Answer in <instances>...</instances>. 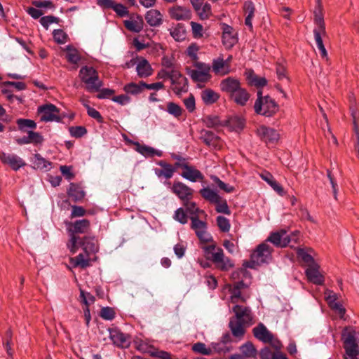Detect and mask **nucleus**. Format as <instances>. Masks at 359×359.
I'll return each instance as SVG.
<instances>
[{
    "mask_svg": "<svg viewBox=\"0 0 359 359\" xmlns=\"http://www.w3.org/2000/svg\"><path fill=\"white\" fill-rule=\"evenodd\" d=\"M232 311L235 316L231 318L229 326L233 336L240 340L245 333V327L252 320L251 310L248 307L236 304Z\"/></svg>",
    "mask_w": 359,
    "mask_h": 359,
    "instance_id": "1",
    "label": "nucleus"
},
{
    "mask_svg": "<svg viewBox=\"0 0 359 359\" xmlns=\"http://www.w3.org/2000/svg\"><path fill=\"white\" fill-rule=\"evenodd\" d=\"M323 8L320 0H317V6L313 11L315 28L313 29V34L315 41L318 50H320V55L323 58L327 59V53L323 45V37L325 36L327 33L325 30V24L323 15Z\"/></svg>",
    "mask_w": 359,
    "mask_h": 359,
    "instance_id": "2",
    "label": "nucleus"
},
{
    "mask_svg": "<svg viewBox=\"0 0 359 359\" xmlns=\"http://www.w3.org/2000/svg\"><path fill=\"white\" fill-rule=\"evenodd\" d=\"M80 247L87 255L95 254L98 251L97 241L94 236L80 238L74 234L70 235L67 248L71 252L72 254L76 253Z\"/></svg>",
    "mask_w": 359,
    "mask_h": 359,
    "instance_id": "3",
    "label": "nucleus"
},
{
    "mask_svg": "<svg viewBox=\"0 0 359 359\" xmlns=\"http://www.w3.org/2000/svg\"><path fill=\"white\" fill-rule=\"evenodd\" d=\"M79 77L85 84V88L90 93L97 92L103 86L97 72L92 67L85 66L79 71Z\"/></svg>",
    "mask_w": 359,
    "mask_h": 359,
    "instance_id": "4",
    "label": "nucleus"
},
{
    "mask_svg": "<svg viewBox=\"0 0 359 359\" xmlns=\"http://www.w3.org/2000/svg\"><path fill=\"white\" fill-rule=\"evenodd\" d=\"M254 109L257 114L270 117L278 111L279 107L271 97L262 96V90H259Z\"/></svg>",
    "mask_w": 359,
    "mask_h": 359,
    "instance_id": "5",
    "label": "nucleus"
},
{
    "mask_svg": "<svg viewBox=\"0 0 359 359\" xmlns=\"http://www.w3.org/2000/svg\"><path fill=\"white\" fill-rule=\"evenodd\" d=\"M341 337L346 354L352 359L355 358L359 354L358 334L353 328L346 327L342 332Z\"/></svg>",
    "mask_w": 359,
    "mask_h": 359,
    "instance_id": "6",
    "label": "nucleus"
},
{
    "mask_svg": "<svg viewBox=\"0 0 359 359\" xmlns=\"http://www.w3.org/2000/svg\"><path fill=\"white\" fill-rule=\"evenodd\" d=\"M205 250L207 253L211 254L212 261L219 269L228 271L233 266L231 260L224 255L222 248H217L212 244L205 247Z\"/></svg>",
    "mask_w": 359,
    "mask_h": 359,
    "instance_id": "7",
    "label": "nucleus"
},
{
    "mask_svg": "<svg viewBox=\"0 0 359 359\" xmlns=\"http://www.w3.org/2000/svg\"><path fill=\"white\" fill-rule=\"evenodd\" d=\"M195 69L187 67V74L195 82L205 83L210 80L211 67L208 64L202 62H196L194 64Z\"/></svg>",
    "mask_w": 359,
    "mask_h": 359,
    "instance_id": "8",
    "label": "nucleus"
},
{
    "mask_svg": "<svg viewBox=\"0 0 359 359\" xmlns=\"http://www.w3.org/2000/svg\"><path fill=\"white\" fill-rule=\"evenodd\" d=\"M272 250L273 249L266 242L259 245L256 250L251 254L250 259L252 265L250 266L254 267L255 265H260L267 262L271 259Z\"/></svg>",
    "mask_w": 359,
    "mask_h": 359,
    "instance_id": "9",
    "label": "nucleus"
},
{
    "mask_svg": "<svg viewBox=\"0 0 359 359\" xmlns=\"http://www.w3.org/2000/svg\"><path fill=\"white\" fill-rule=\"evenodd\" d=\"M191 228L193 229L198 239L205 243L212 241V237L208 232L207 223L199 219L198 215L191 216Z\"/></svg>",
    "mask_w": 359,
    "mask_h": 359,
    "instance_id": "10",
    "label": "nucleus"
},
{
    "mask_svg": "<svg viewBox=\"0 0 359 359\" xmlns=\"http://www.w3.org/2000/svg\"><path fill=\"white\" fill-rule=\"evenodd\" d=\"M38 113L41 121L48 122L60 121L59 110L54 104H48L40 106L38 108Z\"/></svg>",
    "mask_w": 359,
    "mask_h": 359,
    "instance_id": "11",
    "label": "nucleus"
},
{
    "mask_svg": "<svg viewBox=\"0 0 359 359\" xmlns=\"http://www.w3.org/2000/svg\"><path fill=\"white\" fill-rule=\"evenodd\" d=\"M170 79L173 86L172 90L177 95L187 90V79L179 71L172 69L170 71Z\"/></svg>",
    "mask_w": 359,
    "mask_h": 359,
    "instance_id": "12",
    "label": "nucleus"
},
{
    "mask_svg": "<svg viewBox=\"0 0 359 359\" xmlns=\"http://www.w3.org/2000/svg\"><path fill=\"white\" fill-rule=\"evenodd\" d=\"M248 286L243 281H238L235 283L233 285H229V292L231 293V302L233 304H238V302H245L249 297L248 295L245 296L242 294V290Z\"/></svg>",
    "mask_w": 359,
    "mask_h": 359,
    "instance_id": "13",
    "label": "nucleus"
},
{
    "mask_svg": "<svg viewBox=\"0 0 359 359\" xmlns=\"http://www.w3.org/2000/svg\"><path fill=\"white\" fill-rule=\"evenodd\" d=\"M291 238L287 234L286 231L280 230L279 231L271 233L266 242L273 243L277 248H285L290 242Z\"/></svg>",
    "mask_w": 359,
    "mask_h": 359,
    "instance_id": "14",
    "label": "nucleus"
},
{
    "mask_svg": "<svg viewBox=\"0 0 359 359\" xmlns=\"http://www.w3.org/2000/svg\"><path fill=\"white\" fill-rule=\"evenodd\" d=\"M210 67L216 75L220 76H224L231 72V65H227L224 62L223 55L222 54L212 60Z\"/></svg>",
    "mask_w": 359,
    "mask_h": 359,
    "instance_id": "15",
    "label": "nucleus"
},
{
    "mask_svg": "<svg viewBox=\"0 0 359 359\" xmlns=\"http://www.w3.org/2000/svg\"><path fill=\"white\" fill-rule=\"evenodd\" d=\"M0 159L4 164H8L14 170H18L26 165L25 162L18 156L13 154L2 152Z\"/></svg>",
    "mask_w": 359,
    "mask_h": 359,
    "instance_id": "16",
    "label": "nucleus"
},
{
    "mask_svg": "<svg viewBox=\"0 0 359 359\" xmlns=\"http://www.w3.org/2000/svg\"><path fill=\"white\" fill-rule=\"evenodd\" d=\"M172 190L183 202L193 197V189L182 182H174Z\"/></svg>",
    "mask_w": 359,
    "mask_h": 359,
    "instance_id": "17",
    "label": "nucleus"
},
{
    "mask_svg": "<svg viewBox=\"0 0 359 359\" xmlns=\"http://www.w3.org/2000/svg\"><path fill=\"white\" fill-rule=\"evenodd\" d=\"M257 135L267 144H274L279 140V133L274 129L266 126L257 128Z\"/></svg>",
    "mask_w": 359,
    "mask_h": 359,
    "instance_id": "18",
    "label": "nucleus"
},
{
    "mask_svg": "<svg viewBox=\"0 0 359 359\" xmlns=\"http://www.w3.org/2000/svg\"><path fill=\"white\" fill-rule=\"evenodd\" d=\"M241 86V83L239 79L233 76H229L222 79L219 84L220 90L228 94L229 96L233 93H235V91Z\"/></svg>",
    "mask_w": 359,
    "mask_h": 359,
    "instance_id": "19",
    "label": "nucleus"
},
{
    "mask_svg": "<svg viewBox=\"0 0 359 359\" xmlns=\"http://www.w3.org/2000/svg\"><path fill=\"white\" fill-rule=\"evenodd\" d=\"M306 276L308 280L316 285H323L324 283V276L319 271L318 264L310 265L306 269Z\"/></svg>",
    "mask_w": 359,
    "mask_h": 359,
    "instance_id": "20",
    "label": "nucleus"
},
{
    "mask_svg": "<svg viewBox=\"0 0 359 359\" xmlns=\"http://www.w3.org/2000/svg\"><path fill=\"white\" fill-rule=\"evenodd\" d=\"M171 18L176 20H187L191 18V12L189 8L184 6H176L169 9Z\"/></svg>",
    "mask_w": 359,
    "mask_h": 359,
    "instance_id": "21",
    "label": "nucleus"
},
{
    "mask_svg": "<svg viewBox=\"0 0 359 359\" xmlns=\"http://www.w3.org/2000/svg\"><path fill=\"white\" fill-rule=\"evenodd\" d=\"M109 337L114 344L119 347H127L130 344V337L118 330H109Z\"/></svg>",
    "mask_w": 359,
    "mask_h": 359,
    "instance_id": "22",
    "label": "nucleus"
},
{
    "mask_svg": "<svg viewBox=\"0 0 359 359\" xmlns=\"http://www.w3.org/2000/svg\"><path fill=\"white\" fill-rule=\"evenodd\" d=\"M222 42L226 48H231L237 42V38L233 33V28L226 24L222 25Z\"/></svg>",
    "mask_w": 359,
    "mask_h": 359,
    "instance_id": "23",
    "label": "nucleus"
},
{
    "mask_svg": "<svg viewBox=\"0 0 359 359\" xmlns=\"http://www.w3.org/2000/svg\"><path fill=\"white\" fill-rule=\"evenodd\" d=\"M182 167L183 168L182 176L184 178L193 182L203 180L204 175L200 170L187 164L182 165Z\"/></svg>",
    "mask_w": 359,
    "mask_h": 359,
    "instance_id": "24",
    "label": "nucleus"
},
{
    "mask_svg": "<svg viewBox=\"0 0 359 359\" xmlns=\"http://www.w3.org/2000/svg\"><path fill=\"white\" fill-rule=\"evenodd\" d=\"M201 139L210 147L217 148L221 147L220 138L211 131L203 130L201 133Z\"/></svg>",
    "mask_w": 359,
    "mask_h": 359,
    "instance_id": "25",
    "label": "nucleus"
},
{
    "mask_svg": "<svg viewBox=\"0 0 359 359\" xmlns=\"http://www.w3.org/2000/svg\"><path fill=\"white\" fill-rule=\"evenodd\" d=\"M126 28L133 32H140L144 27V21L141 16L136 15L130 17V19L123 22Z\"/></svg>",
    "mask_w": 359,
    "mask_h": 359,
    "instance_id": "26",
    "label": "nucleus"
},
{
    "mask_svg": "<svg viewBox=\"0 0 359 359\" xmlns=\"http://www.w3.org/2000/svg\"><path fill=\"white\" fill-rule=\"evenodd\" d=\"M135 344L137 350L142 353H148L149 355L153 357H157V355H160V353L162 351L158 350L154 346L150 344L147 340H137L135 341Z\"/></svg>",
    "mask_w": 359,
    "mask_h": 359,
    "instance_id": "27",
    "label": "nucleus"
},
{
    "mask_svg": "<svg viewBox=\"0 0 359 359\" xmlns=\"http://www.w3.org/2000/svg\"><path fill=\"white\" fill-rule=\"evenodd\" d=\"M252 332L257 339L264 343L269 342L273 339V334L262 323H259L254 327Z\"/></svg>",
    "mask_w": 359,
    "mask_h": 359,
    "instance_id": "28",
    "label": "nucleus"
},
{
    "mask_svg": "<svg viewBox=\"0 0 359 359\" xmlns=\"http://www.w3.org/2000/svg\"><path fill=\"white\" fill-rule=\"evenodd\" d=\"M229 98L238 105L244 106L250 98L248 91L242 86L229 95Z\"/></svg>",
    "mask_w": 359,
    "mask_h": 359,
    "instance_id": "29",
    "label": "nucleus"
},
{
    "mask_svg": "<svg viewBox=\"0 0 359 359\" xmlns=\"http://www.w3.org/2000/svg\"><path fill=\"white\" fill-rule=\"evenodd\" d=\"M72 229H69L71 235L76 233H88L90 229V222L87 219H82L75 221L72 224Z\"/></svg>",
    "mask_w": 359,
    "mask_h": 359,
    "instance_id": "30",
    "label": "nucleus"
},
{
    "mask_svg": "<svg viewBox=\"0 0 359 359\" xmlns=\"http://www.w3.org/2000/svg\"><path fill=\"white\" fill-rule=\"evenodd\" d=\"M145 20L150 26L158 27L163 22V15L159 11L151 9L147 12Z\"/></svg>",
    "mask_w": 359,
    "mask_h": 359,
    "instance_id": "31",
    "label": "nucleus"
},
{
    "mask_svg": "<svg viewBox=\"0 0 359 359\" xmlns=\"http://www.w3.org/2000/svg\"><path fill=\"white\" fill-rule=\"evenodd\" d=\"M158 164L161 167V169H155V174L158 177H163L165 179H170L172 177L175 170L172 165L163 161H159Z\"/></svg>",
    "mask_w": 359,
    "mask_h": 359,
    "instance_id": "32",
    "label": "nucleus"
},
{
    "mask_svg": "<svg viewBox=\"0 0 359 359\" xmlns=\"http://www.w3.org/2000/svg\"><path fill=\"white\" fill-rule=\"evenodd\" d=\"M62 50L66 53L65 57L69 62L77 65L81 60V55L74 46L68 45Z\"/></svg>",
    "mask_w": 359,
    "mask_h": 359,
    "instance_id": "33",
    "label": "nucleus"
},
{
    "mask_svg": "<svg viewBox=\"0 0 359 359\" xmlns=\"http://www.w3.org/2000/svg\"><path fill=\"white\" fill-rule=\"evenodd\" d=\"M136 70L137 75L141 78L148 77L152 74V69L148 61L145 59H140L137 65Z\"/></svg>",
    "mask_w": 359,
    "mask_h": 359,
    "instance_id": "34",
    "label": "nucleus"
},
{
    "mask_svg": "<svg viewBox=\"0 0 359 359\" xmlns=\"http://www.w3.org/2000/svg\"><path fill=\"white\" fill-rule=\"evenodd\" d=\"M67 194L70 198L75 201L82 200L85 196V192L79 184L71 183L67 190Z\"/></svg>",
    "mask_w": 359,
    "mask_h": 359,
    "instance_id": "35",
    "label": "nucleus"
},
{
    "mask_svg": "<svg viewBox=\"0 0 359 359\" xmlns=\"http://www.w3.org/2000/svg\"><path fill=\"white\" fill-rule=\"evenodd\" d=\"M219 93L210 88L205 89L201 92V99L203 102L207 105L215 103L219 100Z\"/></svg>",
    "mask_w": 359,
    "mask_h": 359,
    "instance_id": "36",
    "label": "nucleus"
},
{
    "mask_svg": "<svg viewBox=\"0 0 359 359\" xmlns=\"http://www.w3.org/2000/svg\"><path fill=\"white\" fill-rule=\"evenodd\" d=\"M170 34L176 41H184L187 36L184 26L182 24H177L175 27L170 29Z\"/></svg>",
    "mask_w": 359,
    "mask_h": 359,
    "instance_id": "37",
    "label": "nucleus"
},
{
    "mask_svg": "<svg viewBox=\"0 0 359 359\" xmlns=\"http://www.w3.org/2000/svg\"><path fill=\"white\" fill-rule=\"evenodd\" d=\"M201 196L210 203H215L219 199L220 196L215 190L210 187H204L200 190Z\"/></svg>",
    "mask_w": 359,
    "mask_h": 359,
    "instance_id": "38",
    "label": "nucleus"
},
{
    "mask_svg": "<svg viewBox=\"0 0 359 359\" xmlns=\"http://www.w3.org/2000/svg\"><path fill=\"white\" fill-rule=\"evenodd\" d=\"M90 255H87L86 253H81L74 258H72L71 259V262L74 267L79 266L81 268L84 269L90 266Z\"/></svg>",
    "mask_w": 359,
    "mask_h": 359,
    "instance_id": "39",
    "label": "nucleus"
},
{
    "mask_svg": "<svg viewBox=\"0 0 359 359\" xmlns=\"http://www.w3.org/2000/svg\"><path fill=\"white\" fill-rule=\"evenodd\" d=\"M247 78L250 85L257 88L264 87L267 83V80L264 77L257 76L252 71L248 72Z\"/></svg>",
    "mask_w": 359,
    "mask_h": 359,
    "instance_id": "40",
    "label": "nucleus"
},
{
    "mask_svg": "<svg viewBox=\"0 0 359 359\" xmlns=\"http://www.w3.org/2000/svg\"><path fill=\"white\" fill-rule=\"evenodd\" d=\"M194 11L198 18L202 20H207L212 15L211 6L207 2L197 7Z\"/></svg>",
    "mask_w": 359,
    "mask_h": 359,
    "instance_id": "41",
    "label": "nucleus"
},
{
    "mask_svg": "<svg viewBox=\"0 0 359 359\" xmlns=\"http://www.w3.org/2000/svg\"><path fill=\"white\" fill-rule=\"evenodd\" d=\"M245 14L247 15L245 20V25L250 29H252V20L254 16L255 7L252 1H245L243 6Z\"/></svg>",
    "mask_w": 359,
    "mask_h": 359,
    "instance_id": "42",
    "label": "nucleus"
},
{
    "mask_svg": "<svg viewBox=\"0 0 359 359\" xmlns=\"http://www.w3.org/2000/svg\"><path fill=\"white\" fill-rule=\"evenodd\" d=\"M142 84L143 81H140L138 83L131 82L126 84L123 90L128 94L137 95L144 91V86Z\"/></svg>",
    "mask_w": 359,
    "mask_h": 359,
    "instance_id": "43",
    "label": "nucleus"
},
{
    "mask_svg": "<svg viewBox=\"0 0 359 359\" xmlns=\"http://www.w3.org/2000/svg\"><path fill=\"white\" fill-rule=\"evenodd\" d=\"M243 355L247 358H256L257 350L251 342H246L240 347Z\"/></svg>",
    "mask_w": 359,
    "mask_h": 359,
    "instance_id": "44",
    "label": "nucleus"
},
{
    "mask_svg": "<svg viewBox=\"0 0 359 359\" xmlns=\"http://www.w3.org/2000/svg\"><path fill=\"white\" fill-rule=\"evenodd\" d=\"M228 125L232 130L238 132L243 128L245 120L239 116H233L229 120Z\"/></svg>",
    "mask_w": 359,
    "mask_h": 359,
    "instance_id": "45",
    "label": "nucleus"
},
{
    "mask_svg": "<svg viewBox=\"0 0 359 359\" xmlns=\"http://www.w3.org/2000/svg\"><path fill=\"white\" fill-rule=\"evenodd\" d=\"M183 205L186 208V210L191 215V216H195L205 214L203 210L199 209L195 202L187 200L183 202Z\"/></svg>",
    "mask_w": 359,
    "mask_h": 359,
    "instance_id": "46",
    "label": "nucleus"
},
{
    "mask_svg": "<svg viewBox=\"0 0 359 359\" xmlns=\"http://www.w3.org/2000/svg\"><path fill=\"white\" fill-rule=\"evenodd\" d=\"M192 350L194 352L200 353L203 355H211L212 351L210 346H207L204 343L197 342L192 346Z\"/></svg>",
    "mask_w": 359,
    "mask_h": 359,
    "instance_id": "47",
    "label": "nucleus"
},
{
    "mask_svg": "<svg viewBox=\"0 0 359 359\" xmlns=\"http://www.w3.org/2000/svg\"><path fill=\"white\" fill-rule=\"evenodd\" d=\"M210 348L212 351V355H213L215 353H225L229 351V348L227 347L224 341L212 343L210 344Z\"/></svg>",
    "mask_w": 359,
    "mask_h": 359,
    "instance_id": "48",
    "label": "nucleus"
},
{
    "mask_svg": "<svg viewBox=\"0 0 359 359\" xmlns=\"http://www.w3.org/2000/svg\"><path fill=\"white\" fill-rule=\"evenodd\" d=\"M18 128L21 131H25L27 128L35 129L36 123L31 119L19 118L16 121Z\"/></svg>",
    "mask_w": 359,
    "mask_h": 359,
    "instance_id": "49",
    "label": "nucleus"
},
{
    "mask_svg": "<svg viewBox=\"0 0 359 359\" xmlns=\"http://www.w3.org/2000/svg\"><path fill=\"white\" fill-rule=\"evenodd\" d=\"M214 204L216 205L215 210L219 213H223L229 215L231 214V210L229 208L227 202L225 199L222 198L221 196L217 202H215Z\"/></svg>",
    "mask_w": 359,
    "mask_h": 359,
    "instance_id": "50",
    "label": "nucleus"
},
{
    "mask_svg": "<svg viewBox=\"0 0 359 359\" xmlns=\"http://www.w3.org/2000/svg\"><path fill=\"white\" fill-rule=\"evenodd\" d=\"M136 150L141 154L145 156H153L155 154L158 156H161L159 153L156 152L155 149L152 147H149L145 145H141L139 143H136Z\"/></svg>",
    "mask_w": 359,
    "mask_h": 359,
    "instance_id": "51",
    "label": "nucleus"
},
{
    "mask_svg": "<svg viewBox=\"0 0 359 359\" xmlns=\"http://www.w3.org/2000/svg\"><path fill=\"white\" fill-rule=\"evenodd\" d=\"M190 25L191 27L192 35L194 39H201L203 36L204 29L202 25L191 21L190 22Z\"/></svg>",
    "mask_w": 359,
    "mask_h": 359,
    "instance_id": "52",
    "label": "nucleus"
},
{
    "mask_svg": "<svg viewBox=\"0 0 359 359\" xmlns=\"http://www.w3.org/2000/svg\"><path fill=\"white\" fill-rule=\"evenodd\" d=\"M34 164L38 169H46L50 165V163L39 154L34 155Z\"/></svg>",
    "mask_w": 359,
    "mask_h": 359,
    "instance_id": "53",
    "label": "nucleus"
},
{
    "mask_svg": "<svg viewBox=\"0 0 359 359\" xmlns=\"http://www.w3.org/2000/svg\"><path fill=\"white\" fill-rule=\"evenodd\" d=\"M297 256L301 258L309 266L316 264L313 257L306 252L304 249L298 248L297 250Z\"/></svg>",
    "mask_w": 359,
    "mask_h": 359,
    "instance_id": "54",
    "label": "nucleus"
},
{
    "mask_svg": "<svg viewBox=\"0 0 359 359\" xmlns=\"http://www.w3.org/2000/svg\"><path fill=\"white\" fill-rule=\"evenodd\" d=\"M216 220L220 231L222 232H228L229 231L231 224L229 220L227 218L223 216H218Z\"/></svg>",
    "mask_w": 359,
    "mask_h": 359,
    "instance_id": "55",
    "label": "nucleus"
},
{
    "mask_svg": "<svg viewBox=\"0 0 359 359\" xmlns=\"http://www.w3.org/2000/svg\"><path fill=\"white\" fill-rule=\"evenodd\" d=\"M211 178L215 182V183L218 186V187L220 189L224 191L225 192L231 193L235 190V188L233 186L224 183L217 176H212Z\"/></svg>",
    "mask_w": 359,
    "mask_h": 359,
    "instance_id": "56",
    "label": "nucleus"
},
{
    "mask_svg": "<svg viewBox=\"0 0 359 359\" xmlns=\"http://www.w3.org/2000/svg\"><path fill=\"white\" fill-rule=\"evenodd\" d=\"M53 38L55 42L60 44L65 43L67 41V34L62 29H55L53 32Z\"/></svg>",
    "mask_w": 359,
    "mask_h": 359,
    "instance_id": "57",
    "label": "nucleus"
},
{
    "mask_svg": "<svg viewBox=\"0 0 359 359\" xmlns=\"http://www.w3.org/2000/svg\"><path fill=\"white\" fill-rule=\"evenodd\" d=\"M167 111L169 114L178 118L182 115V109L174 102H169L167 105Z\"/></svg>",
    "mask_w": 359,
    "mask_h": 359,
    "instance_id": "58",
    "label": "nucleus"
},
{
    "mask_svg": "<svg viewBox=\"0 0 359 359\" xmlns=\"http://www.w3.org/2000/svg\"><path fill=\"white\" fill-rule=\"evenodd\" d=\"M70 135L74 137H81L86 134L87 130L83 126H72L69 128Z\"/></svg>",
    "mask_w": 359,
    "mask_h": 359,
    "instance_id": "59",
    "label": "nucleus"
},
{
    "mask_svg": "<svg viewBox=\"0 0 359 359\" xmlns=\"http://www.w3.org/2000/svg\"><path fill=\"white\" fill-rule=\"evenodd\" d=\"M174 219L179 222L182 224H185L188 222V217L184 211V210L182 208H178L174 215Z\"/></svg>",
    "mask_w": 359,
    "mask_h": 359,
    "instance_id": "60",
    "label": "nucleus"
},
{
    "mask_svg": "<svg viewBox=\"0 0 359 359\" xmlns=\"http://www.w3.org/2000/svg\"><path fill=\"white\" fill-rule=\"evenodd\" d=\"M59 19L53 15H47L40 19V23L46 29H48L50 24L58 23Z\"/></svg>",
    "mask_w": 359,
    "mask_h": 359,
    "instance_id": "61",
    "label": "nucleus"
},
{
    "mask_svg": "<svg viewBox=\"0 0 359 359\" xmlns=\"http://www.w3.org/2000/svg\"><path fill=\"white\" fill-rule=\"evenodd\" d=\"M198 46L196 43H191L187 49V55L194 61L197 62Z\"/></svg>",
    "mask_w": 359,
    "mask_h": 359,
    "instance_id": "62",
    "label": "nucleus"
},
{
    "mask_svg": "<svg viewBox=\"0 0 359 359\" xmlns=\"http://www.w3.org/2000/svg\"><path fill=\"white\" fill-rule=\"evenodd\" d=\"M203 122L208 128H215L220 124V121L217 116H208L203 118Z\"/></svg>",
    "mask_w": 359,
    "mask_h": 359,
    "instance_id": "63",
    "label": "nucleus"
},
{
    "mask_svg": "<svg viewBox=\"0 0 359 359\" xmlns=\"http://www.w3.org/2000/svg\"><path fill=\"white\" fill-rule=\"evenodd\" d=\"M276 352H273L269 348H264L259 352L260 359H273Z\"/></svg>",
    "mask_w": 359,
    "mask_h": 359,
    "instance_id": "64",
    "label": "nucleus"
}]
</instances>
